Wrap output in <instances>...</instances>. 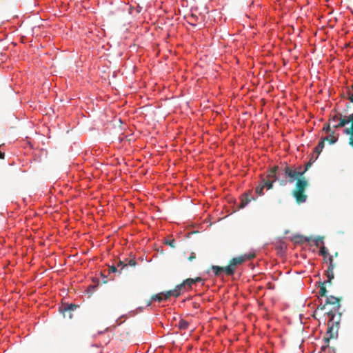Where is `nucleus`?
<instances>
[{
  "label": "nucleus",
  "instance_id": "412c9836",
  "mask_svg": "<svg viewBox=\"0 0 353 353\" xmlns=\"http://www.w3.org/2000/svg\"><path fill=\"white\" fill-rule=\"evenodd\" d=\"M63 309L68 310L73 312L77 309V305L74 304H70L63 307Z\"/></svg>",
  "mask_w": 353,
  "mask_h": 353
},
{
  "label": "nucleus",
  "instance_id": "6e6552de",
  "mask_svg": "<svg viewBox=\"0 0 353 353\" xmlns=\"http://www.w3.org/2000/svg\"><path fill=\"white\" fill-rule=\"evenodd\" d=\"M180 294H181V290L179 288H177V286H176L175 289L169 290V291L166 292L165 294H163L164 299H168L171 296L177 297L180 295Z\"/></svg>",
  "mask_w": 353,
  "mask_h": 353
},
{
  "label": "nucleus",
  "instance_id": "cd10ccee",
  "mask_svg": "<svg viewBox=\"0 0 353 353\" xmlns=\"http://www.w3.org/2000/svg\"><path fill=\"white\" fill-rule=\"evenodd\" d=\"M322 240V239L321 237H318L316 239V245H319V241H321Z\"/></svg>",
  "mask_w": 353,
  "mask_h": 353
},
{
  "label": "nucleus",
  "instance_id": "9d476101",
  "mask_svg": "<svg viewBox=\"0 0 353 353\" xmlns=\"http://www.w3.org/2000/svg\"><path fill=\"white\" fill-rule=\"evenodd\" d=\"M334 134V132L332 131L330 135L323 138V141H328L330 144L335 143L338 140V137L335 136Z\"/></svg>",
  "mask_w": 353,
  "mask_h": 353
},
{
  "label": "nucleus",
  "instance_id": "aec40b11",
  "mask_svg": "<svg viewBox=\"0 0 353 353\" xmlns=\"http://www.w3.org/2000/svg\"><path fill=\"white\" fill-rule=\"evenodd\" d=\"M241 257H243L244 259V262L247 260L252 259L255 256V254H245L244 255L240 256Z\"/></svg>",
  "mask_w": 353,
  "mask_h": 353
},
{
  "label": "nucleus",
  "instance_id": "c85d7f7f",
  "mask_svg": "<svg viewBox=\"0 0 353 353\" xmlns=\"http://www.w3.org/2000/svg\"><path fill=\"white\" fill-rule=\"evenodd\" d=\"M4 157H5V154H4V152H1V151H0V159H4Z\"/></svg>",
  "mask_w": 353,
  "mask_h": 353
},
{
  "label": "nucleus",
  "instance_id": "20e7f679",
  "mask_svg": "<svg viewBox=\"0 0 353 353\" xmlns=\"http://www.w3.org/2000/svg\"><path fill=\"white\" fill-rule=\"evenodd\" d=\"M341 315V313H339V316L336 321L334 319L330 317V319L327 321V330L326 336L324 338L325 343L327 344L331 339L337 337Z\"/></svg>",
  "mask_w": 353,
  "mask_h": 353
},
{
  "label": "nucleus",
  "instance_id": "c756f323",
  "mask_svg": "<svg viewBox=\"0 0 353 353\" xmlns=\"http://www.w3.org/2000/svg\"><path fill=\"white\" fill-rule=\"evenodd\" d=\"M316 156V153H314L312 157H310V159H314Z\"/></svg>",
  "mask_w": 353,
  "mask_h": 353
},
{
  "label": "nucleus",
  "instance_id": "2eb2a0df",
  "mask_svg": "<svg viewBox=\"0 0 353 353\" xmlns=\"http://www.w3.org/2000/svg\"><path fill=\"white\" fill-rule=\"evenodd\" d=\"M319 252H320V254L324 257L325 261L326 260L327 256L329 257V253H328L327 249L325 247H324V246L321 247Z\"/></svg>",
  "mask_w": 353,
  "mask_h": 353
},
{
  "label": "nucleus",
  "instance_id": "5701e85b",
  "mask_svg": "<svg viewBox=\"0 0 353 353\" xmlns=\"http://www.w3.org/2000/svg\"><path fill=\"white\" fill-rule=\"evenodd\" d=\"M166 244L169 245L172 248H175V241H174V240L168 241H166Z\"/></svg>",
  "mask_w": 353,
  "mask_h": 353
},
{
  "label": "nucleus",
  "instance_id": "4be33fe9",
  "mask_svg": "<svg viewBox=\"0 0 353 353\" xmlns=\"http://www.w3.org/2000/svg\"><path fill=\"white\" fill-rule=\"evenodd\" d=\"M331 124H332L331 123H327V125H325L323 127V130L325 132H326V133H329V132H332V131H331Z\"/></svg>",
  "mask_w": 353,
  "mask_h": 353
},
{
  "label": "nucleus",
  "instance_id": "423d86ee",
  "mask_svg": "<svg viewBox=\"0 0 353 353\" xmlns=\"http://www.w3.org/2000/svg\"><path fill=\"white\" fill-rule=\"evenodd\" d=\"M136 265L137 262L134 259H126L125 261L119 260V262L117 263V266L121 267V269H119V274H122L123 272H125L127 274L128 270L129 269V266L135 267Z\"/></svg>",
  "mask_w": 353,
  "mask_h": 353
},
{
  "label": "nucleus",
  "instance_id": "4468645a",
  "mask_svg": "<svg viewBox=\"0 0 353 353\" xmlns=\"http://www.w3.org/2000/svg\"><path fill=\"white\" fill-rule=\"evenodd\" d=\"M189 323L183 319H181L178 323V327L180 330H186L188 328Z\"/></svg>",
  "mask_w": 353,
  "mask_h": 353
},
{
  "label": "nucleus",
  "instance_id": "1a4fd4ad",
  "mask_svg": "<svg viewBox=\"0 0 353 353\" xmlns=\"http://www.w3.org/2000/svg\"><path fill=\"white\" fill-rule=\"evenodd\" d=\"M193 284H194V279H187L182 283L177 285V288H179L181 290L183 288H185L186 286H188L190 288Z\"/></svg>",
  "mask_w": 353,
  "mask_h": 353
},
{
  "label": "nucleus",
  "instance_id": "9b49d317",
  "mask_svg": "<svg viewBox=\"0 0 353 353\" xmlns=\"http://www.w3.org/2000/svg\"><path fill=\"white\" fill-rule=\"evenodd\" d=\"M311 238L305 237L302 235H296L294 237V241L295 243H303L305 241L309 242Z\"/></svg>",
  "mask_w": 353,
  "mask_h": 353
},
{
  "label": "nucleus",
  "instance_id": "f03ea898",
  "mask_svg": "<svg viewBox=\"0 0 353 353\" xmlns=\"http://www.w3.org/2000/svg\"><path fill=\"white\" fill-rule=\"evenodd\" d=\"M340 301V298L334 296H327L325 303L323 305L321 303L317 310H326L325 314L329 317L335 319L336 313H340L339 312L341 307Z\"/></svg>",
  "mask_w": 353,
  "mask_h": 353
},
{
  "label": "nucleus",
  "instance_id": "f3484780",
  "mask_svg": "<svg viewBox=\"0 0 353 353\" xmlns=\"http://www.w3.org/2000/svg\"><path fill=\"white\" fill-rule=\"evenodd\" d=\"M62 313L65 318H68L69 319L72 318V312L68 310L63 309Z\"/></svg>",
  "mask_w": 353,
  "mask_h": 353
},
{
  "label": "nucleus",
  "instance_id": "39448f33",
  "mask_svg": "<svg viewBox=\"0 0 353 353\" xmlns=\"http://www.w3.org/2000/svg\"><path fill=\"white\" fill-rule=\"evenodd\" d=\"M244 262V259L240 256L232 259L227 266L225 267V273L227 275H233L234 274L236 267L242 264Z\"/></svg>",
  "mask_w": 353,
  "mask_h": 353
},
{
  "label": "nucleus",
  "instance_id": "0eeeda50",
  "mask_svg": "<svg viewBox=\"0 0 353 353\" xmlns=\"http://www.w3.org/2000/svg\"><path fill=\"white\" fill-rule=\"evenodd\" d=\"M334 256L330 255L328 257V261H329V267L327 268V270L326 271V276L327 278V283H329L331 284L332 280L334 279V270L336 267V263L334 261L333 259Z\"/></svg>",
  "mask_w": 353,
  "mask_h": 353
},
{
  "label": "nucleus",
  "instance_id": "f8f14e48",
  "mask_svg": "<svg viewBox=\"0 0 353 353\" xmlns=\"http://www.w3.org/2000/svg\"><path fill=\"white\" fill-rule=\"evenodd\" d=\"M211 268L216 276H219L222 272H225V267L212 265Z\"/></svg>",
  "mask_w": 353,
  "mask_h": 353
},
{
  "label": "nucleus",
  "instance_id": "7c9ffc66",
  "mask_svg": "<svg viewBox=\"0 0 353 353\" xmlns=\"http://www.w3.org/2000/svg\"><path fill=\"white\" fill-rule=\"evenodd\" d=\"M337 256H338V253H337V252H336V253L334 254V256H335V257H336Z\"/></svg>",
  "mask_w": 353,
  "mask_h": 353
},
{
  "label": "nucleus",
  "instance_id": "a878e982",
  "mask_svg": "<svg viewBox=\"0 0 353 353\" xmlns=\"http://www.w3.org/2000/svg\"><path fill=\"white\" fill-rule=\"evenodd\" d=\"M332 119H333V117L330 119V123H332V128H333V125L338 124L339 123V119L338 120H335L334 121L332 122Z\"/></svg>",
  "mask_w": 353,
  "mask_h": 353
},
{
  "label": "nucleus",
  "instance_id": "a211bd4d",
  "mask_svg": "<svg viewBox=\"0 0 353 353\" xmlns=\"http://www.w3.org/2000/svg\"><path fill=\"white\" fill-rule=\"evenodd\" d=\"M327 290L325 286L324 285V283L321 284L320 288L319 294L321 296H326Z\"/></svg>",
  "mask_w": 353,
  "mask_h": 353
},
{
  "label": "nucleus",
  "instance_id": "7ed1b4c3",
  "mask_svg": "<svg viewBox=\"0 0 353 353\" xmlns=\"http://www.w3.org/2000/svg\"><path fill=\"white\" fill-rule=\"evenodd\" d=\"M339 120V123L336 125H333L334 129L344 127L345 125L351 122V126L344 130V132L346 134L350 135L349 144L353 147V113L350 114L348 117L343 116L341 114H336L333 117L332 122L335 120Z\"/></svg>",
  "mask_w": 353,
  "mask_h": 353
},
{
  "label": "nucleus",
  "instance_id": "bb28decb",
  "mask_svg": "<svg viewBox=\"0 0 353 353\" xmlns=\"http://www.w3.org/2000/svg\"><path fill=\"white\" fill-rule=\"evenodd\" d=\"M201 281H202V279L201 277H196V279H194V283H196V282Z\"/></svg>",
  "mask_w": 353,
  "mask_h": 353
},
{
  "label": "nucleus",
  "instance_id": "393cba45",
  "mask_svg": "<svg viewBox=\"0 0 353 353\" xmlns=\"http://www.w3.org/2000/svg\"><path fill=\"white\" fill-rule=\"evenodd\" d=\"M196 259V254L194 252H192L190 256L188 257V260L192 261L193 259Z\"/></svg>",
  "mask_w": 353,
  "mask_h": 353
},
{
  "label": "nucleus",
  "instance_id": "6ab92c4d",
  "mask_svg": "<svg viewBox=\"0 0 353 353\" xmlns=\"http://www.w3.org/2000/svg\"><path fill=\"white\" fill-rule=\"evenodd\" d=\"M119 269H121V267H118L117 265H112L109 266V272H118L119 274Z\"/></svg>",
  "mask_w": 353,
  "mask_h": 353
},
{
  "label": "nucleus",
  "instance_id": "f257e3e1",
  "mask_svg": "<svg viewBox=\"0 0 353 353\" xmlns=\"http://www.w3.org/2000/svg\"><path fill=\"white\" fill-rule=\"evenodd\" d=\"M317 159V157L314 159H310L303 171H301V167L299 170H296L288 165L281 167L274 166L268 171L266 176L263 177L256 187L255 192L259 196L263 195V190L265 188L267 190L272 189L273 183L275 181H278L281 185L284 186L288 183H292L296 180L295 189L293 190L292 194L296 203H304L307 199L305 190L308 186V182L303 175Z\"/></svg>",
  "mask_w": 353,
  "mask_h": 353
},
{
  "label": "nucleus",
  "instance_id": "ddd939ff",
  "mask_svg": "<svg viewBox=\"0 0 353 353\" xmlns=\"http://www.w3.org/2000/svg\"><path fill=\"white\" fill-rule=\"evenodd\" d=\"M325 141H323V139H321V141L319 143L318 145L314 148V153L316 154V157H319L320 153L321 152L323 148L325 145Z\"/></svg>",
  "mask_w": 353,
  "mask_h": 353
},
{
  "label": "nucleus",
  "instance_id": "b1692460",
  "mask_svg": "<svg viewBox=\"0 0 353 353\" xmlns=\"http://www.w3.org/2000/svg\"><path fill=\"white\" fill-rule=\"evenodd\" d=\"M250 201V199H248V198L245 200H242V202H241V204L240 205L241 208H244L248 203V202Z\"/></svg>",
  "mask_w": 353,
  "mask_h": 353
},
{
  "label": "nucleus",
  "instance_id": "2f4dec72",
  "mask_svg": "<svg viewBox=\"0 0 353 353\" xmlns=\"http://www.w3.org/2000/svg\"><path fill=\"white\" fill-rule=\"evenodd\" d=\"M103 283H107V281H105V280H104V281H103Z\"/></svg>",
  "mask_w": 353,
  "mask_h": 353
},
{
  "label": "nucleus",
  "instance_id": "dca6fc26",
  "mask_svg": "<svg viewBox=\"0 0 353 353\" xmlns=\"http://www.w3.org/2000/svg\"><path fill=\"white\" fill-rule=\"evenodd\" d=\"M163 294H158L153 295L151 297V301H157L159 302H161L164 299V296L163 297Z\"/></svg>",
  "mask_w": 353,
  "mask_h": 353
}]
</instances>
